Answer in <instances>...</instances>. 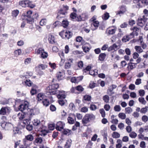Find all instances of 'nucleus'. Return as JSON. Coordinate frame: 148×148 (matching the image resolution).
<instances>
[{
    "mask_svg": "<svg viewBox=\"0 0 148 148\" xmlns=\"http://www.w3.org/2000/svg\"><path fill=\"white\" fill-rule=\"evenodd\" d=\"M32 12L31 11H29L27 12L25 16L26 20L28 22H30L33 21V18H32L31 16L32 14Z\"/></svg>",
    "mask_w": 148,
    "mask_h": 148,
    "instance_id": "0eeeda50",
    "label": "nucleus"
},
{
    "mask_svg": "<svg viewBox=\"0 0 148 148\" xmlns=\"http://www.w3.org/2000/svg\"><path fill=\"white\" fill-rule=\"evenodd\" d=\"M45 96L43 93H39L37 96V98L38 101H41L44 98Z\"/></svg>",
    "mask_w": 148,
    "mask_h": 148,
    "instance_id": "72a5a7b5",
    "label": "nucleus"
},
{
    "mask_svg": "<svg viewBox=\"0 0 148 148\" xmlns=\"http://www.w3.org/2000/svg\"><path fill=\"white\" fill-rule=\"evenodd\" d=\"M76 40L77 42H81V45H84L86 44L85 41L83 40L82 38L80 36L77 37Z\"/></svg>",
    "mask_w": 148,
    "mask_h": 148,
    "instance_id": "6ab92c4d",
    "label": "nucleus"
},
{
    "mask_svg": "<svg viewBox=\"0 0 148 148\" xmlns=\"http://www.w3.org/2000/svg\"><path fill=\"white\" fill-rule=\"evenodd\" d=\"M59 87L58 84H54L49 85L46 88V92L48 95H54L57 94V90H56Z\"/></svg>",
    "mask_w": 148,
    "mask_h": 148,
    "instance_id": "f257e3e1",
    "label": "nucleus"
},
{
    "mask_svg": "<svg viewBox=\"0 0 148 148\" xmlns=\"http://www.w3.org/2000/svg\"><path fill=\"white\" fill-rule=\"evenodd\" d=\"M90 108L91 110L95 111L97 108L95 104H91L90 106Z\"/></svg>",
    "mask_w": 148,
    "mask_h": 148,
    "instance_id": "8fccbe9b",
    "label": "nucleus"
},
{
    "mask_svg": "<svg viewBox=\"0 0 148 148\" xmlns=\"http://www.w3.org/2000/svg\"><path fill=\"white\" fill-rule=\"evenodd\" d=\"M73 117L75 118V116L73 114H72L70 115L68 118V121L69 123L72 124L74 123V121Z\"/></svg>",
    "mask_w": 148,
    "mask_h": 148,
    "instance_id": "aec40b11",
    "label": "nucleus"
},
{
    "mask_svg": "<svg viewBox=\"0 0 148 148\" xmlns=\"http://www.w3.org/2000/svg\"><path fill=\"white\" fill-rule=\"evenodd\" d=\"M106 55L105 53H101L99 56V59L100 61H103L105 58Z\"/></svg>",
    "mask_w": 148,
    "mask_h": 148,
    "instance_id": "7c9ffc66",
    "label": "nucleus"
},
{
    "mask_svg": "<svg viewBox=\"0 0 148 148\" xmlns=\"http://www.w3.org/2000/svg\"><path fill=\"white\" fill-rule=\"evenodd\" d=\"M28 106V103L27 102H25L24 103L20 105L18 109L19 110L23 112V111L27 109Z\"/></svg>",
    "mask_w": 148,
    "mask_h": 148,
    "instance_id": "1a4fd4ad",
    "label": "nucleus"
},
{
    "mask_svg": "<svg viewBox=\"0 0 148 148\" xmlns=\"http://www.w3.org/2000/svg\"><path fill=\"white\" fill-rule=\"evenodd\" d=\"M66 12V10H64L63 9H61L58 13V16L59 17H61V16H60V14L64 15Z\"/></svg>",
    "mask_w": 148,
    "mask_h": 148,
    "instance_id": "79ce46f5",
    "label": "nucleus"
},
{
    "mask_svg": "<svg viewBox=\"0 0 148 148\" xmlns=\"http://www.w3.org/2000/svg\"><path fill=\"white\" fill-rule=\"evenodd\" d=\"M64 125L65 124L62 122L59 121L56 124V129L57 130L60 131L63 129Z\"/></svg>",
    "mask_w": 148,
    "mask_h": 148,
    "instance_id": "6e6552de",
    "label": "nucleus"
},
{
    "mask_svg": "<svg viewBox=\"0 0 148 148\" xmlns=\"http://www.w3.org/2000/svg\"><path fill=\"white\" fill-rule=\"evenodd\" d=\"M92 26H93L95 27V28L93 30H94L96 29L99 25V23L98 21H95L92 22L91 24Z\"/></svg>",
    "mask_w": 148,
    "mask_h": 148,
    "instance_id": "c85d7f7f",
    "label": "nucleus"
},
{
    "mask_svg": "<svg viewBox=\"0 0 148 148\" xmlns=\"http://www.w3.org/2000/svg\"><path fill=\"white\" fill-rule=\"evenodd\" d=\"M22 142L23 145L26 148H30L29 146L32 144V142H30L29 140H28L25 138L23 139Z\"/></svg>",
    "mask_w": 148,
    "mask_h": 148,
    "instance_id": "ddd939ff",
    "label": "nucleus"
},
{
    "mask_svg": "<svg viewBox=\"0 0 148 148\" xmlns=\"http://www.w3.org/2000/svg\"><path fill=\"white\" fill-rule=\"evenodd\" d=\"M132 116L134 118H137L139 116V114L137 112H134L132 114Z\"/></svg>",
    "mask_w": 148,
    "mask_h": 148,
    "instance_id": "774afa93",
    "label": "nucleus"
},
{
    "mask_svg": "<svg viewBox=\"0 0 148 148\" xmlns=\"http://www.w3.org/2000/svg\"><path fill=\"white\" fill-rule=\"evenodd\" d=\"M19 13V11L18 10H14L12 13V15L13 16L16 17V16Z\"/></svg>",
    "mask_w": 148,
    "mask_h": 148,
    "instance_id": "69168bd1",
    "label": "nucleus"
},
{
    "mask_svg": "<svg viewBox=\"0 0 148 148\" xmlns=\"http://www.w3.org/2000/svg\"><path fill=\"white\" fill-rule=\"evenodd\" d=\"M89 121L94 120L95 118V116L92 114H86Z\"/></svg>",
    "mask_w": 148,
    "mask_h": 148,
    "instance_id": "b1692460",
    "label": "nucleus"
},
{
    "mask_svg": "<svg viewBox=\"0 0 148 148\" xmlns=\"http://www.w3.org/2000/svg\"><path fill=\"white\" fill-rule=\"evenodd\" d=\"M137 63H134L133 62H130L128 63L127 68L129 71H131L136 67V65Z\"/></svg>",
    "mask_w": 148,
    "mask_h": 148,
    "instance_id": "2eb2a0df",
    "label": "nucleus"
},
{
    "mask_svg": "<svg viewBox=\"0 0 148 148\" xmlns=\"http://www.w3.org/2000/svg\"><path fill=\"white\" fill-rule=\"evenodd\" d=\"M45 127L43 125V127L39 128L37 130L38 131L40 132V134L41 136H45L48 133V131L45 129Z\"/></svg>",
    "mask_w": 148,
    "mask_h": 148,
    "instance_id": "9d476101",
    "label": "nucleus"
},
{
    "mask_svg": "<svg viewBox=\"0 0 148 148\" xmlns=\"http://www.w3.org/2000/svg\"><path fill=\"white\" fill-rule=\"evenodd\" d=\"M48 41L49 43L54 44L55 43V39L54 36L51 34H49L48 36Z\"/></svg>",
    "mask_w": 148,
    "mask_h": 148,
    "instance_id": "dca6fc26",
    "label": "nucleus"
},
{
    "mask_svg": "<svg viewBox=\"0 0 148 148\" xmlns=\"http://www.w3.org/2000/svg\"><path fill=\"white\" fill-rule=\"evenodd\" d=\"M120 134L117 132H113L112 134V136L114 138H117L120 137Z\"/></svg>",
    "mask_w": 148,
    "mask_h": 148,
    "instance_id": "c9c22d12",
    "label": "nucleus"
},
{
    "mask_svg": "<svg viewBox=\"0 0 148 148\" xmlns=\"http://www.w3.org/2000/svg\"><path fill=\"white\" fill-rule=\"evenodd\" d=\"M30 112H29L27 113H25L24 112H21L17 114V118L20 120H22L27 115H29V116H31L32 115V111L33 110L32 109H29Z\"/></svg>",
    "mask_w": 148,
    "mask_h": 148,
    "instance_id": "f03ea898",
    "label": "nucleus"
},
{
    "mask_svg": "<svg viewBox=\"0 0 148 148\" xmlns=\"http://www.w3.org/2000/svg\"><path fill=\"white\" fill-rule=\"evenodd\" d=\"M28 3H29L28 0H26L24 1H21L19 2V4L22 7H27Z\"/></svg>",
    "mask_w": 148,
    "mask_h": 148,
    "instance_id": "5701e85b",
    "label": "nucleus"
},
{
    "mask_svg": "<svg viewBox=\"0 0 148 148\" xmlns=\"http://www.w3.org/2000/svg\"><path fill=\"white\" fill-rule=\"evenodd\" d=\"M119 117L122 119H124L126 117V115L125 114L123 113H120L118 114Z\"/></svg>",
    "mask_w": 148,
    "mask_h": 148,
    "instance_id": "c03bdc74",
    "label": "nucleus"
},
{
    "mask_svg": "<svg viewBox=\"0 0 148 148\" xmlns=\"http://www.w3.org/2000/svg\"><path fill=\"white\" fill-rule=\"evenodd\" d=\"M32 116L29 117V118L25 119L22 122L25 125H27L28 124H29L30 123V121L31 120V118Z\"/></svg>",
    "mask_w": 148,
    "mask_h": 148,
    "instance_id": "a878e982",
    "label": "nucleus"
},
{
    "mask_svg": "<svg viewBox=\"0 0 148 148\" xmlns=\"http://www.w3.org/2000/svg\"><path fill=\"white\" fill-rule=\"evenodd\" d=\"M82 18L80 19H82L83 21L85 20L88 17V15L87 13H82L81 15Z\"/></svg>",
    "mask_w": 148,
    "mask_h": 148,
    "instance_id": "ea45409f",
    "label": "nucleus"
},
{
    "mask_svg": "<svg viewBox=\"0 0 148 148\" xmlns=\"http://www.w3.org/2000/svg\"><path fill=\"white\" fill-rule=\"evenodd\" d=\"M138 35V32H136L134 31H133V32L131 33L130 34V36L131 38H133L135 35L136 36H137Z\"/></svg>",
    "mask_w": 148,
    "mask_h": 148,
    "instance_id": "338daca9",
    "label": "nucleus"
},
{
    "mask_svg": "<svg viewBox=\"0 0 148 148\" xmlns=\"http://www.w3.org/2000/svg\"><path fill=\"white\" fill-rule=\"evenodd\" d=\"M103 99L105 102L108 103L109 102L110 98L108 95H106L103 96Z\"/></svg>",
    "mask_w": 148,
    "mask_h": 148,
    "instance_id": "4c0bfd02",
    "label": "nucleus"
},
{
    "mask_svg": "<svg viewBox=\"0 0 148 148\" xmlns=\"http://www.w3.org/2000/svg\"><path fill=\"white\" fill-rule=\"evenodd\" d=\"M47 22V20L46 19H42L40 21V25L41 26H43L46 25Z\"/></svg>",
    "mask_w": 148,
    "mask_h": 148,
    "instance_id": "680f3d73",
    "label": "nucleus"
},
{
    "mask_svg": "<svg viewBox=\"0 0 148 148\" xmlns=\"http://www.w3.org/2000/svg\"><path fill=\"white\" fill-rule=\"evenodd\" d=\"M19 143L17 142L15 143L14 148H26L23 145H19Z\"/></svg>",
    "mask_w": 148,
    "mask_h": 148,
    "instance_id": "473e14b6",
    "label": "nucleus"
},
{
    "mask_svg": "<svg viewBox=\"0 0 148 148\" xmlns=\"http://www.w3.org/2000/svg\"><path fill=\"white\" fill-rule=\"evenodd\" d=\"M71 142L72 140L71 139L68 140L64 146V148H70L71 145Z\"/></svg>",
    "mask_w": 148,
    "mask_h": 148,
    "instance_id": "bb28decb",
    "label": "nucleus"
},
{
    "mask_svg": "<svg viewBox=\"0 0 148 148\" xmlns=\"http://www.w3.org/2000/svg\"><path fill=\"white\" fill-rule=\"evenodd\" d=\"M133 111L132 109L130 107H127L125 109V111L126 113L130 114Z\"/></svg>",
    "mask_w": 148,
    "mask_h": 148,
    "instance_id": "58836bf2",
    "label": "nucleus"
},
{
    "mask_svg": "<svg viewBox=\"0 0 148 148\" xmlns=\"http://www.w3.org/2000/svg\"><path fill=\"white\" fill-rule=\"evenodd\" d=\"M43 140L42 138L40 137H38L36 138L34 142V144L37 145L40 144L42 143Z\"/></svg>",
    "mask_w": 148,
    "mask_h": 148,
    "instance_id": "412c9836",
    "label": "nucleus"
},
{
    "mask_svg": "<svg viewBox=\"0 0 148 148\" xmlns=\"http://www.w3.org/2000/svg\"><path fill=\"white\" fill-rule=\"evenodd\" d=\"M134 48L137 52L139 53H141L143 51V50L140 46H136Z\"/></svg>",
    "mask_w": 148,
    "mask_h": 148,
    "instance_id": "c756f323",
    "label": "nucleus"
},
{
    "mask_svg": "<svg viewBox=\"0 0 148 148\" xmlns=\"http://www.w3.org/2000/svg\"><path fill=\"white\" fill-rule=\"evenodd\" d=\"M109 16V14L106 12L103 14L102 18L103 19L106 20L108 18Z\"/></svg>",
    "mask_w": 148,
    "mask_h": 148,
    "instance_id": "3c124183",
    "label": "nucleus"
},
{
    "mask_svg": "<svg viewBox=\"0 0 148 148\" xmlns=\"http://www.w3.org/2000/svg\"><path fill=\"white\" fill-rule=\"evenodd\" d=\"M139 18L137 22V24L140 26L141 27H143L145 23V21L146 20L145 18Z\"/></svg>",
    "mask_w": 148,
    "mask_h": 148,
    "instance_id": "a211bd4d",
    "label": "nucleus"
},
{
    "mask_svg": "<svg viewBox=\"0 0 148 148\" xmlns=\"http://www.w3.org/2000/svg\"><path fill=\"white\" fill-rule=\"evenodd\" d=\"M41 57L43 58H46L48 56L47 53L44 51V50L43 52L40 55Z\"/></svg>",
    "mask_w": 148,
    "mask_h": 148,
    "instance_id": "bf43d9fd",
    "label": "nucleus"
},
{
    "mask_svg": "<svg viewBox=\"0 0 148 148\" xmlns=\"http://www.w3.org/2000/svg\"><path fill=\"white\" fill-rule=\"evenodd\" d=\"M24 138L30 142H32L34 139V137L32 134H29L25 136Z\"/></svg>",
    "mask_w": 148,
    "mask_h": 148,
    "instance_id": "393cba45",
    "label": "nucleus"
},
{
    "mask_svg": "<svg viewBox=\"0 0 148 148\" xmlns=\"http://www.w3.org/2000/svg\"><path fill=\"white\" fill-rule=\"evenodd\" d=\"M130 136L132 138H135L137 136V134L135 132H132L129 134Z\"/></svg>",
    "mask_w": 148,
    "mask_h": 148,
    "instance_id": "6e6d98bb",
    "label": "nucleus"
},
{
    "mask_svg": "<svg viewBox=\"0 0 148 148\" xmlns=\"http://www.w3.org/2000/svg\"><path fill=\"white\" fill-rule=\"evenodd\" d=\"M13 127V125L12 124L9 123H7L5 128V130H9L11 129Z\"/></svg>",
    "mask_w": 148,
    "mask_h": 148,
    "instance_id": "e433bc0d",
    "label": "nucleus"
},
{
    "mask_svg": "<svg viewBox=\"0 0 148 148\" xmlns=\"http://www.w3.org/2000/svg\"><path fill=\"white\" fill-rule=\"evenodd\" d=\"M25 84L28 86H32L33 83L29 79H27L25 81Z\"/></svg>",
    "mask_w": 148,
    "mask_h": 148,
    "instance_id": "052dcab7",
    "label": "nucleus"
},
{
    "mask_svg": "<svg viewBox=\"0 0 148 148\" xmlns=\"http://www.w3.org/2000/svg\"><path fill=\"white\" fill-rule=\"evenodd\" d=\"M97 71V70L96 69L94 70H91L89 71V73L92 75H97L98 74Z\"/></svg>",
    "mask_w": 148,
    "mask_h": 148,
    "instance_id": "37998d69",
    "label": "nucleus"
},
{
    "mask_svg": "<svg viewBox=\"0 0 148 148\" xmlns=\"http://www.w3.org/2000/svg\"><path fill=\"white\" fill-rule=\"evenodd\" d=\"M132 38H130V36L129 35L124 36L122 39V40L123 42H126L128 41L130 39Z\"/></svg>",
    "mask_w": 148,
    "mask_h": 148,
    "instance_id": "f704fd0d",
    "label": "nucleus"
},
{
    "mask_svg": "<svg viewBox=\"0 0 148 148\" xmlns=\"http://www.w3.org/2000/svg\"><path fill=\"white\" fill-rule=\"evenodd\" d=\"M113 90L111 88L108 89L107 90V94L110 96H111L114 94V92L113 91Z\"/></svg>",
    "mask_w": 148,
    "mask_h": 148,
    "instance_id": "13d9d810",
    "label": "nucleus"
},
{
    "mask_svg": "<svg viewBox=\"0 0 148 148\" xmlns=\"http://www.w3.org/2000/svg\"><path fill=\"white\" fill-rule=\"evenodd\" d=\"M64 34L65 38L67 39H69L71 38L73 35L72 32L69 31L65 32L64 31H63L60 32V34L61 35H62V34Z\"/></svg>",
    "mask_w": 148,
    "mask_h": 148,
    "instance_id": "39448f33",
    "label": "nucleus"
},
{
    "mask_svg": "<svg viewBox=\"0 0 148 148\" xmlns=\"http://www.w3.org/2000/svg\"><path fill=\"white\" fill-rule=\"evenodd\" d=\"M21 53V50L20 49L16 50L14 52L15 56L16 57L18 56L19 55H20Z\"/></svg>",
    "mask_w": 148,
    "mask_h": 148,
    "instance_id": "49530a36",
    "label": "nucleus"
},
{
    "mask_svg": "<svg viewBox=\"0 0 148 148\" xmlns=\"http://www.w3.org/2000/svg\"><path fill=\"white\" fill-rule=\"evenodd\" d=\"M42 103L45 106H48L49 104V102L47 99H45L43 100Z\"/></svg>",
    "mask_w": 148,
    "mask_h": 148,
    "instance_id": "603ef678",
    "label": "nucleus"
},
{
    "mask_svg": "<svg viewBox=\"0 0 148 148\" xmlns=\"http://www.w3.org/2000/svg\"><path fill=\"white\" fill-rule=\"evenodd\" d=\"M10 108L8 107H3L0 110V114L4 115L6 113H9L11 111Z\"/></svg>",
    "mask_w": 148,
    "mask_h": 148,
    "instance_id": "7ed1b4c3",
    "label": "nucleus"
},
{
    "mask_svg": "<svg viewBox=\"0 0 148 148\" xmlns=\"http://www.w3.org/2000/svg\"><path fill=\"white\" fill-rule=\"evenodd\" d=\"M121 110V108L119 105H116L114 107V110L116 112H120Z\"/></svg>",
    "mask_w": 148,
    "mask_h": 148,
    "instance_id": "864d4df0",
    "label": "nucleus"
},
{
    "mask_svg": "<svg viewBox=\"0 0 148 148\" xmlns=\"http://www.w3.org/2000/svg\"><path fill=\"white\" fill-rule=\"evenodd\" d=\"M32 123L33 125L37 130L39 129V128L43 127V125L40 123V120L37 119H34L32 121Z\"/></svg>",
    "mask_w": 148,
    "mask_h": 148,
    "instance_id": "20e7f679",
    "label": "nucleus"
},
{
    "mask_svg": "<svg viewBox=\"0 0 148 148\" xmlns=\"http://www.w3.org/2000/svg\"><path fill=\"white\" fill-rule=\"evenodd\" d=\"M102 135L103 136L104 139L106 140L107 139V133L106 130L104 129L101 132Z\"/></svg>",
    "mask_w": 148,
    "mask_h": 148,
    "instance_id": "cd10ccee",
    "label": "nucleus"
},
{
    "mask_svg": "<svg viewBox=\"0 0 148 148\" xmlns=\"http://www.w3.org/2000/svg\"><path fill=\"white\" fill-rule=\"evenodd\" d=\"M68 22L67 21L64 20L62 22V25L64 27H66L68 25Z\"/></svg>",
    "mask_w": 148,
    "mask_h": 148,
    "instance_id": "0e129e2a",
    "label": "nucleus"
},
{
    "mask_svg": "<svg viewBox=\"0 0 148 148\" xmlns=\"http://www.w3.org/2000/svg\"><path fill=\"white\" fill-rule=\"evenodd\" d=\"M148 108V107L147 106L142 108L140 110V112L142 113H145L147 111Z\"/></svg>",
    "mask_w": 148,
    "mask_h": 148,
    "instance_id": "09e8293b",
    "label": "nucleus"
},
{
    "mask_svg": "<svg viewBox=\"0 0 148 148\" xmlns=\"http://www.w3.org/2000/svg\"><path fill=\"white\" fill-rule=\"evenodd\" d=\"M83 78L82 76L78 77H73L71 79V82L72 83H78L81 81Z\"/></svg>",
    "mask_w": 148,
    "mask_h": 148,
    "instance_id": "9b49d317",
    "label": "nucleus"
},
{
    "mask_svg": "<svg viewBox=\"0 0 148 148\" xmlns=\"http://www.w3.org/2000/svg\"><path fill=\"white\" fill-rule=\"evenodd\" d=\"M116 31V28L114 27H109L106 31V33L108 35L114 34Z\"/></svg>",
    "mask_w": 148,
    "mask_h": 148,
    "instance_id": "423d86ee",
    "label": "nucleus"
},
{
    "mask_svg": "<svg viewBox=\"0 0 148 148\" xmlns=\"http://www.w3.org/2000/svg\"><path fill=\"white\" fill-rule=\"evenodd\" d=\"M58 54L60 56L61 58V61L60 62V64L62 65L63 64L64 62V60L62 59V58L64 57V53L63 51H60L58 53Z\"/></svg>",
    "mask_w": 148,
    "mask_h": 148,
    "instance_id": "4be33fe9",
    "label": "nucleus"
},
{
    "mask_svg": "<svg viewBox=\"0 0 148 148\" xmlns=\"http://www.w3.org/2000/svg\"><path fill=\"white\" fill-rule=\"evenodd\" d=\"M73 60L72 59H69L65 63L64 68L66 69H69L70 68L71 66V63H72Z\"/></svg>",
    "mask_w": 148,
    "mask_h": 148,
    "instance_id": "4468645a",
    "label": "nucleus"
},
{
    "mask_svg": "<svg viewBox=\"0 0 148 148\" xmlns=\"http://www.w3.org/2000/svg\"><path fill=\"white\" fill-rule=\"evenodd\" d=\"M44 49L42 48H39L38 49L36 50L35 53L37 54H41L43 51Z\"/></svg>",
    "mask_w": 148,
    "mask_h": 148,
    "instance_id": "de8ad7c7",
    "label": "nucleus"
},
{
    "mask_svg": "<svg viewBox=\"0 0 148 148\" xmlns=\"http://www.w3.org/2000/svg\"><path fill=\"white\" fill-rule=\"evenodd\" d=\"M57 92L58 93L56 94H58L57 97L58 98L62 99L65 98V93L64 91L63 90H57Z\"/></svg>",
    "mask_w": 148,
    "mask_h": 148,
    "instance_id": "f8f14e48",
    "label": "nucleus"
},
{
    "mask_svg": "<svg viewBox=\"0 0 148 148\" xmlns=\"http://www.w3.org/2000/svg\"><path fill=\"white\" fill-rule=\"evenodd\" d=\"M76 89L77 90L81 92L83 91L84 88L81 86L79 85L76 87Z\"/></svg>",
    "mask_w": 148,
    "mask_h": 148,
    "instance_id": "e2e57ef3",
    "label": "nucleus"
},
{
    "mask_svg": "<svg viewBox=\"0 0 148 148\" xmlns=\"http://www.w3.org/2000/svg\"><path fill=\"white\" fill-rule=\"evenodd\" d=\"M71 130L68 129L64 130L63 133L64 134L69 135L71 134Z\"/></svg>",
    "mask_w": 148,
    "mask_h": 148,
    "instance_id": "5fc2aeb1",
    "label": "nucleus"
},
{
    "mask_svg": "<svg viewBox=\"0 0 148 148\" xmlns=\"http://www.w3.org/2000/svg\"><path fill=\"white\" fill-rule=\"evenodd\" d=\"M47 66L46 65L40 64L36 68L38 69L39 70L40 69L42 70H45L46 68H47Z\"/></svg>",
    "mask_w": 148,
    "mask_h": 148,
    "instance_id": "2f4dec72",
    "label": "nucleus"
},
{
    "mask_svg": "<svg viewBox=\"0 0 148 148\" xmlns=\"http://www.w3.org/2000/svg\"><path fill=\"white\" fill-rule=\"evenodd\" d=\"M64 73L62 72H58L56 74V77L58 80H61L64 78Z\"/></svg>",
    "mask_w": 148,
    "mask_h": 148,
    "instance_id": "f3484780",
    "label": "nucleus"
},
{
    "mask_svg": "<svg viewBox=\"0 0 148 148\" xmlns=\"http://www.w3.org/2000/svg\"><path fill=\"white\" fill-rule=\"evenodd\" d=\"M90 121L87 116L85 115L82 120V122L83 124H86Z\"/></svg>",
    "mask_w": 148,
    "mask_h": 148,
    "instance_id": "a18cd8bd",
    "label": "nucleus"
},
{
    "mask_svg": "<svg viewBox=\"0 0 148 148\" xmlns=\"http://www.w3.org/2000/svg\"><path fill=\"white\" fill-rule=\"evenodd\" d=\"M91 97L90 96L88 95H86L84 97V100L89 101H90L91 100Z\"/></svg>",
    "mask_w": 148,
    "mask_h": 148,
    "instance_id": "4d7b16f0",
    "label": "nucleus"
},
{
    "mask_svg": "<svg viewBox=\"0 0 148 148\" xmlns=\"http://www.w3.org/2000/svg\"><path fill=\"white\" fill-rule=\"evenodd\" d=\"M138 101L140 103L143 105H145L147 103L146 101L143 97H139L138 99Z\"/></svg>",
    "mask_w": 148,
    "mask_h": 148,
    "instance_id": "a19ab883",
    "label": "nucleus"
}]
</instances>
